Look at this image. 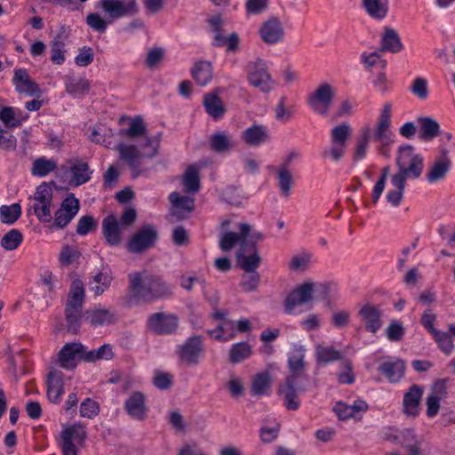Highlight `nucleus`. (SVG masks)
<instances>
[{
    "instance_id": "obj_41",
    "label": "nucleus",
    "mask_w": 455,
    "mask_h": 455,
    "mask_svg": "<svg viewBox=\"0 0 455 455\" xmlns=\"http://www.w3.org/2000/svg\"><path fill=\"white\" fill-rule=\"evenodd\" d=\"M391 183L395 188L387 192V200L392 206L398 207L403 198L406 180L392 176Z\"/></svg>"
},
{
    "instance_id": "obj_32",
    "label": "nucleus",
    "mask_w": 455,
    "mask_h": 455,
    "mask_svg": "<svg viewBox=\"0 0 455 455\" xmlns=\"http://www.w3.org/2000/svg\"><path fill=\"white\" fill-rule=\"evenodd\" d=\"M192 77L200 86H204L212 79V63L207 60H199L195 63L191 69Z\"/></svg>"
},
{
    "instance_id": "obj_28",
    "label": "nucleus",
    "mask_w": 455,
    "mask_h": 455,
    "mask_svg": "<svg viewBox=\"0 0 455 455\" xmlns=\"http://www.w3.org/2000/svg\"><path fill=\"white\" fill-rule=\"evenodd\" d=\"M423 389L418 385H412L403 396V411L409 416H416L421 400Z\"/></svg>"
},
{
    "instance_id": "obj_16",
    "label": "nucleus",
    "mask_w": 455,
    "mask_h": 455,
    "mask_svg": "<svg viewBox=\"0 0 455 455\" xmlns=\"http://www.w3.org/2000/svg\"><path fill=\"white\" fill-rule=\"evenodd\" d=\"M79 201L73 194L69 195L61 203L60 207L55 212L54 226L59 228H65L77 214Z\"/></svg>"
},
{
    "instance_id": "obj_40",
    "label": "nucleus",
    "mask_w": 455,
    "mask_h": 455,
    "mask_svg": "<svg viewBox=\"0 0 455 455\" xmlns=\"http://www.w3.org/2000/svg\"><path fill=\"white\" fill-rule=\"evenodd\" d=\"M27 117L28 116H22L20 111H16L12 107H4L0 110V120L8 128L20 126Z\"/></svg>"
},
{
    "instance_id": "obj_55",
    "label": "nucleus",
    "mask_w": 455,
    "mask_h": 455,
    "mask_svg": "<svg viewBox=\"0 0 455 455\" xmlns=\"http://www.w3.org/2000/svg\"><path fill=\"white\" fill-rule=\"evenodd\" d=\"M208 22L212 27V30L215 33L213 37L212 44L215 47H221L224 45V36L221 34V28L224 24V20H222L220 14H216L208 19Z\"/></svg>"
},
{
    "instance_id": "obj_22",
    "label": "nucleus",
    "mask_w": 455,
    "mask_h": 455,
    "mask_svg": "<svg viewBox=\"0 0 455 455\" xmlns=\"http://www.w3.org/2000/svg\"><path fill=\"white\" fill-rule=\"evenodd\" d=\"M405 363L401 359L383 362L379 364L378 371L386 377L390 383L398 382L403 376Z\"/></svg>"
},
{
    "instance_id": "obj_36",
    "label": "nucleus",
    "mask_w": 455,
    "mask_h": 455,
    "mask_svg": "<svg viewBox=\"0 0 455 455\" xmlns=\"http://www.w3.org/2000/svg\"><path fill=\"white\" fill-rule=\"evenodd\" d=\"M211 148L218 153H223L235 147V142L231 135L226 132H218L210 138Z\"/></svg>"
},
{
    "instance_id": "obj_8",
    "label": "nucleus",
    "mask_w": 455,
    "mask_h": 455,
    "mask_svg": "<svg viewBox=\"0 0 455 455\" xmlns=\"http://www.w3.org/2000/svg\"><path fill=\"white\" fill-rule=\"evenodd\" d=\"M86 347L80 342L65 344L57 355L56 363L65 369L73 370L81 361L85 362Z\"/></svg>"
},
{
    "instance_id": "obj_14",
    "label": "nucleus",
    "mask_w": 455,
    "mask_h": 455,
    "mask_svg": "<svg viewBox=\"0 0 455 455\" xmlns=\"http://www.w3.org/2000/svg\"><path fill=\"white\" fill-rule=\"evenodd\" d=\"M259 34L265 44H275L283 39L284 28L279 18L271 16L261 24Z\"/></svg>"
},
{
    "instance_id": "obj_62",
    "label": "nucleus",
    "mask_w": 455,
    "mask_h": 455,
    "mask_svg": "<svg viewBox=\"0 0 455 455\" xmlns=\"http://www.w3.org/2000/svg\"><path fill=\"white\" fill-rule=\"evenodd\" d=\"M347 147L341 144L331 142V145L330 148H325L323 153L322 156L323 158H330L334 162H339L343 157L345 152H346Z\"/></svg>"
},
{
    "instance_id": "obj_4",
    "label": "nucleus",
    "mask_w": 455,
    "mask_h": 455,
    "mask_svg": "<svg viewBox=\"0 0 455 455\" xmlns=\"http://www.w3.org/2000/svg\"><path fill=\"white\" fill-rule=\"evenodd\" d=\"M398 172L393 176L407 179H418L423 170L422 158L415 154L414 148L411 145L400 147L396 157Z\"/></svg>"
},
{
    "instance_id": "obj_11",
    "label": "nucleus",
    "mask_w": 455,
    "mask_h": 455,
    "mask_svg": "<svg viewBox=\"0 0 455 455\" xmlns=\"http://www.w3.org/2000/svg\"><path fill=\"white\" fill-rule=\"evenodd\" d=\"M203 352L204 343L201 336L190 337L177 347L180 361L187 366L198 364Z\"/></svg>"
},
{
    "instance_id": "obj_31",
    "label": "nucleus",
    "mask_w": 455,
    "mask_h": 455,
    "mask_svg": "<svg viewBox=\"0 0 455 455\" xmlns=\"http://www.w3.org/2000/svg\"><path fill=\"white\" fill-rule=\"evenodd\" d=\"M169 199L173 207V215L179 219L183 217V212H191L194 210L195 201L189 196H180L178 192H172Z\"/></svg>"
},
{
    "instance_id": "obj_52",
    "label": "nucleus",
    "mask_w": 455,
    "mask_h": 455,
    "mask_svg": "<svg viewBox=\"0 0 455 455\" xmlns=\"http://www.w3.org/2000/svg\"><path fill=\"white\" fill-rule=\"evenodd\" d=\"M23 235L18 229H11L4 235L0 241L1 246L6 251L17 249L22 243Z\"/></svg>"
},
{
    "instance_id": "obj_38",
    "label": "nucleus",
    "mask_w": 455,
    "mask_h": 455,
    "mask_svg": "<svg viewBox=\"0 0 455 455\" xmlns=\"http://www.w3.org/2000/svg\"><path fill=\"white\" fill-rule=\"evenodd\" d=\"M271 375L268 371L257 373L251 380V392L253 396H260L267 394L271 386Z\"/></svg>"
},
{
    "instance_id": "obj_43",
    "label": "nucleus",
    "mask_w": 455,
    "mask_h": 455,
    "mask_svg": "<svg viewBox=\"0 0 455 455\" xmlns=\"http://www.w3.org/2000/svg\"><path fill=\"white\" fill-rule=\"evenodd\" d=\"M146 131V125L142 117L138 116L131 119L128 129H122L119 131V135L125 136L129 139H136L140 137H143V139H145L147 137ZM143 140H142V141Z\"/></svg>"
},
{
    "instance_id": "obj_20",
    "label": "nucleus",
    "mask_w": 455,
    "mask_h": 455,
    "mask_svg": "<svg viewBox=\"0 0 455 455\" xmlns=\"http://www.w3.org/2000/svg\"><path fill=\"white\" fill-rule=\"evenodd\" d=\"M102 234L110 246L119 245L122 242L121 225L115 215L110 214L102 220Z\"/></svg>"
},
{
    "instance_id": "obj_56",
    "label": "nucleus",
    "mask_w": 455,
    "mask_h": 455,
    "mask_svg": "<svg viewBox=\"0 0 455 455\" xmlns=\"http://www.w3.org/2000/svg\"><path fill=\"white\" fill-rule=\"evenodd\" d=\"M277 180L282 195L288 196L290 195L293 180L291 171L289 169L278 167Z\"/></svg>"
},
{
    "instance_id": "obj_17",
    "label": "nucleus",
    "mask_w": 455,
    "mask_h": 455,
    "mask_svg": "<svg viewBox=\"0 0 455 455\" xmlns=\"http://www.w3.org/2000/svg\"><path fill=\"white\" fill-rule=\"evenodd\" d=\"M383 315L379 307L366 303L358 311L361 321L364 323L367 331L376 333L383 325L381 316Z\"/></svg>"
},
{
    "instance_id": "obj_23",
    "label": "nucleus",
    "mask_w": 455,
    "mask_h": 455,
    "mask_svg": "<svg viewBox=\"0 0 455 455\" xmlns=\"http://www.w3.org/2000/svg\"><path fill=\"white\" fill-rule=\"evenodd\" d=\"M84 319L91 325L97 327L114 323L116 315L110 308L99 307L86 311Z\"/></svg>"
},
{
    "instance_id": "obj_34",
    "label": "nucleus",
    "mask_w": 455,
    "mask_h": 455,
    "mask_svg": "<svg viewBox=\"0 0 455 455\" xmlns=\"http://www.w3.org/2000/svg\"><path fill=\"white\" fill-rule=\"evenodd\" d=\"M403 49V44L397 32L391 28H386L381 38L380 51L396 53Z\"/></svg>"
},
{
    "instance_id": "obj_47",
    "label": "nucleus",
    "mask_w": 455,
    "mask_h": 455,
    "mask_svg": "<svg viewBox=\"0 0 455 455\" xmlns=\"http://www.w3.org/2000/svg\"><path fill=\"white\" fill-rule=\"evenodd\" d=\"M70 171L72 173V183L76 186L84 184L91 179L92 172L86 163L78 162L74 164Z\"/></svg>"
},
{
    "instance_id": "obj_5",
    "label": "nucleus",
    "mask_w": 455,
    "mask_h": 455,
    "mask_svg": "<svg viewBox=\"0 0 455 455\" xmlns=\"http://www.w3.org/2000/svg\"><path fill=\"white\" fill-rule=\"evenodd\" d=\"M249 84L262 92H269L274 89L275 82L268 71L267 62L256 58L250 60L245 68Z\"/></svg>"
},
{
    "instance_id": "obj_33",
    "label": "nucleus",
    "mask_w": 455,
    "mask_h": 455,
    "mask_svg": "<svg viewBox=\"0 0 455 455\" xmlns=\"http://www.w3.org/2000/svg\"><path fill=\"white\" fill-rule=\"evenodd\" d=\"M419 124V137L422 140H432L440 132L439 124L433 118L420 116L417 119Z\"/></svg>"
},
{
    "instance_id": "obj_12",
    "label": "nucleus",
    "mask_w": 455,
    "mask_h": 455,
    "mask_svg": "<svg viewBox=\"0 0 455 455\" xmlns=\"http://www.w3.org/2000/svg\"><path fill=\"white\" fill-rule=\"evenodd\" d=\"M391 110L392 105L389 102L385 103L373 132V139L379 141L382 147L389 146L394 142L391 131Z\"/></svg>"
},
{
    "instance_id": "obj_48",
    "label": "nucleus",
    "mask_w": 455,
    "mask_h": 455,
    "mask_svg": "<svg viewBox=\"0 0 455 455\" xmlns=\"http://www.w3.org/2000/svg\"><path fill=\"white\" fill-rule=\"evenodd\" d=\"M306 349L303 346H296L288 360L289 368L292 374L298 378L297 373L305 367L304 357Z\"/></svg>"
},
{
    "instance_id": "obj_25",
    "label": "nucleus",
    "mask_w": 455,
    "mask_h": 455,
    "mask_svg": "<svg viewBox=\"0 0 455 455\" xmlns=\"http://www.w3.org/2000/svg\"><path fill=\"white\" fill-rule=\"evenodd\" d=\"M242 140L251 147H258L269 140L267 129L261 124H254L242 132Z\"/></svg>"
},
{
    "instance_id": "obj_26",
    "label": "nucleus",
    "mask_w": 455,
    "mask_h": 455,
    "mask_svg": "<svg viewBox=\"0 0 455 455\" xmlns=\"http://www.w3.org/2000/svg\"><path fill=\"white\" fill-rule=\"evenodd\" d=\"M127 413L135 419L142 420L147 415L145 397L140 392H134L126 400L124 404Z\"/></svg>"
},
{
    "instance_id": "obj_51",
    "label": "nucleus",
    "mask_w": 455,
    "mask_h": 455,
    "mask_svg": "<svg viewBox=\"0 0 455 455\" xmlns=\"http://www.w3.org/2000/svg\"><path fill=\"white\" fill-rule=\"evenodd\" d=\"M113 357V349L109 344H104L98 349L89 350L86 347L85 362L87 363H92L97 360H110Z\"/></svg>"
},
{
    "instance_id": "obj_58",
    "label": "nucleus",
    "mask_w": 455,
    "mask_h": 455,
    "mask_svg": "<svg viewBox=\"0 0 455 455\" xmlns=\"http://www.w3.org/2000/svg\"><path fill=\"white\" fill-rule=\"evenodd\" d=\"M431 335L438 344L439 348L444 354L450 355L452 352L454 346L451 338L448 333L437 330Z\"/></svg>"
},
{
    "instance_id": "obj_2",
    "label": "nucleus",
    "mask_w": 455,
    "mask_h": 455,
    "mask_svg": "<svg viewBox=\"0 0 455 455\" xmlns=\"http://www.w3.org/2000/svg\"><path fill=\"white\" fill-rule=\"evenodd\" d=\"M162 133L156 137H146L140 145H127L120 143L116 149L119 157L125 162L132 170V177L138 178L141 173L140 166L144 158H152L158 154Z\"/></svg>"
},
{
    "instance_id": "obj_37",
    "label": "nucleus",
    "mask_w": 455,
    "mask_h": 455,
    "mask_svg": "<svg viewBox=\"0 0 455 455\" xmlns=\"http://www.w3.org/2000/svg\"><path fill=\"white\" fill-rule=\"evenodd\" d=\"M251 354L252 347L248 342H237L231 346L228 352V360L232 364H237L248 359Z\"/></svg>"
},
{
    "instance_id": "obj_61",
    "label": "nucleus",
    "mask_w": 455,
    "mask_h": 455,
    "mask_svg": "<svg viewBox=\"0 0 455 455\" xmlns=\"http://www.w3.org/2000/svg\"><path fill=\"white\" fill-rule=\"evenodd\" d=\"M79 412L83 418L93 419L99 414L100 407L95 401L86 398L82 402Z\"/></svg>"
},
{
    "instance_id": "obj_7",
    "label": "nucleus",
    "mask_w": 455,
    "mask_h": 455,
    "mask_svg": "<svg viewBox=\"0 0 455 455\" xmlns=\"http://www.w3.org/2000/svg\"><path fill=\"white\" fill-rule=\"evenodd\" d=\"M100 5L112 20L123 17H134L140 12L137 0H100Z\"/></svg>"
},
{
    "instance_id": "obj_59",
    "label": "nucleus",
    "mask_w": 455,
    "mask_h": 455,
    "mask_svg": "<svg viewBox=\"0 0 455 455\" xmlns=\"http://www.w3.org/2000/svg\"><path fill=\"white\" fill-rule=\"evenodd\" d=\"M269 6V0H246L244 4L248 15H259L265 12Z\"/></svg>"
},
{
    "instance_id": "obj_10",
    "label": "nucleus",
    "mask_w": 455,
    "mask_h": 455,
    "mask_svg": "<svg viewBox=\"0 0 455 455\" xmlns=\"http://www.w3.org/2000/svg\"><path fill=\"white\" fill-rule=\"evenodd\" d=\"M315 283L305 282L288 294L283 302V310L287 315H295L296 308L312 300Z\"/></svg>"
},
{
    "instance_id": "obj_9",
    "label": "nucleus",
    "mask_w": 455,
    "mask_h": 455,
    "mask_svg": "<svg viewBox=\"0 0 455 455\" xmlns=\"http://www.w3.org/2000/svg\"><path fill=\"white\" fill-rule=\"evenodd\" d=\"M148 328L157 335L173 334L179 328V317L166 312L154 313L148 316Z\"/></svg>"
},
{
    "instance_id": "obj_63",
    "label": "nucleus",
    "mask_w": 455,
    "mask_h": 455,
    "mask_svg": "<svg viewBox=\"0 0 455 455\" xmlns=\"http://www.w3.org/2000/svg\"><path fill=\"white\" fill-rule=\"evenodd\" d=\"M112 20L110 21H108L104 20L100 14L98 13H90L86 17V23L87 25L93 30L104 33L108 28V23H111Z\"/></svg>"
},
{
    "instance_id": "obj_60",
    "label": "nucleus",
    "mask_w": 455,
    "mask_h": 455,
    "mask_svg": "<svg viewBox=\"0 0 455 455\" xmlns=\"http://www.w3.org/2000/svg\"><path fill=\"white\" fill-rule=\"evenodd\" d=\"M246 275H242L241 279V287L245 291H255L260 281L259 274L257 271L254 272H246Z\"/></svg>"
},
{
    "instance_id": "obj_13",
    "label": "nucleus",
    "mask_w": 455,
    "mask_h": 455,
    "mask_svg": "<svg viewBox=\"0 0 455 455\" xmlns=\"http://www.w3.org/2000/svg\"><path fill=\"white\" fill-rule=\"evenodd\" d=\"M156 238L157 233L154 227L146 225L131 237L127 243V248L132 253H140L153 247Z\"/></svg>"
},
{
    "instance_id": "obj_19",
    "label": "nucleus",
    "mask_w": 455,
    "mask_h": 455,
    "mask_svg": "<svg viewBox=\"0 0 455 455\" xmlns=\"http://www.w3.org/2000/svg\"><path fill=\"white\" fill-rule=\"evenodd\" d=\"M63 376L61 371L54 368L47 375V397L53 403H58L64 393Z\"/></svg>"
},
{
    "instance_id": "obj_1",
    "label": "nucleus",
    "mask_w": 455,
    "mask_h": 455,
    "mask_svg": "<svg viewBox=\"0 0 455 455\" xmlns=\"http://www.w3.org/2000/svg\"><path fill=\"white\" fill-rule=\"evenodd\" d=\"M128 279L130 292L137 300L151 303L173 295L174 287L172 284L148 270L130 273Z\"/></svg>"
},
{
    "instance_id": "obj_50",
    "label": "nucleus",
    "mask_w": 455,
    "mask_h": 455,
    "mask_svg": "<svg viewBox=\"0 0 455 455\" xmlns=\"http://www.w3.org/2000/svg\"><path fill=\"white\" fill-rule=\"evenodd\" d=\"M21 215V207L15 203L11 205L0 207V220L3 223L12 225L18 220Z\"/></svg>"
},
{
    "instance_id": "obj_54",
    "label": "nucleus",
    "mask_w": 455,
    "mask_h": 455,
    "mask_svg": "<svg viewBox=\"0 0 455 455\" xmlns=\"http://www.w3.org/2000/svg\"><path fill=\"white\" fill-rule=\"evenodd\" d=\"M57 168V163L52 159L41 157L33 163L32 173L34 175L44 177Z\"/></svg>"
},
{
    "instance_id": "obj_45",
    "label": "nucleus",
    "mask_w": 455,
    "mask_h": 455,
    "mask_svg": "<svg viewBox=\"0 0 455 455\" xmlns=\"http://www.w3.org/2000/svg\"><path fill=\"white\" fill-rule=\"evenodd\" d=\"M311 261L312 254L308 251H301L291 258L288 267L293 272L302 273L309 268Z\"/></svg>"
},
{
    "instance_id": "obj_42",
    "label": "nucleus",
    "mask_w": 455,
    "mask_h": 455,
    "mask_svg": "<svg viewBox=\"0 0 455 455\" xmlns=\"http://www.w3.org/2000/svg\"><path fill=\"white\" fill-rule=\"evenodd\" d=\"M182 184L188 194H196L200 189L199 170L196 166H189L183 176Z\"/></svg>"
},
{
    "instance_id": "obj_29",
    "label": "nucleus",
    "mask_w": 455,
    "mask_h": 455,
    "mask_svg": "<svg viewBox=\"0 0 455 455\" xmlns=\"http://www.w3.org/2000/svg\"><path fill=\"white\" fill-rule=\"evenodd\" d=\"M261 260L262 259L254 245L252 246V252L249 255H245L243 249H240L236 253L237 265L244 272L256 271L259 267Z\"/></svg>"
},
{
    "instance_id": "obj_57",
    "label": "nucleus",
    "mask_w": 455,
    "mask_h": 455,
    "mask_svg": "<svg viewBox=\"0 0 455 455\" xmlns=\"http://www.w3.org/2000/svg\"><path fill=\"white\" fill-rule=\"evenodd\" d=\"M65 44L61 41L60 36L55 37L51 42V60L52 63L61 65L64 63L65 58Z\"/></svg>"
},
{
    "instance_id": "obj_64",
    "label": "nucleus",
    "mask_w": 455,
    "mask_h": 455,
    "mask_svg": "<svg viewBox=\"0 0 455 455\" xmlns=\"http://www.w3.org/2000/svg\"><path fill=\"white\" fill-rule=\"evenodd\" d=\"M411 92L419 100H426L428 95L427 82L423 77H417L411 86Z\"/></svg>"
},
{
    "instance_id": "obj_24",
    "label": "nucleus",
    "mask_w": 455,
    "mask_h": 455,
    "mask_svg": "<svg viewBox=\"0 0 455 455\" xmlns=\"http://www.w3.org/2000/svg\"><path fill=\"white\" fill-rule=\"evenodd\" d=\"M240 233L227 232L225 233L220 241V247L223 251L232 250L238 243H244L251 232V226L243 223L239 225Z\"/></svg>"
},
{
    "instance_id": "obj_30",
    "label": "nucleus",
    "mask_w": 455,
    "mask_h": 455,
    "mask_svg": "<svg viewBox=\"0 0 455 455\" xmlns=\"http://www.w3.org/2000/svg\"><path fill=\"white\" fill-rule=\"evenodd\" d=\"M112 280L111 271L108 267L102 268L89 283V289L95 296H100L109 288Z\"/></svg>"
},
{
    "instance_id": "obj_6",
    "label": "nucleus",
    "mask_w": 455,
    "mask_h": 455,
    "mask_svg": "<svg viewBox=\"0 0 455 455\" xmlns=\"http://www.w3.org/2000/svg\"><path fill=\"white\" fill-rule=\"evenodd\" d=\"M87 433L84 427L76 423L65 427L60 436V446L63 455H77V451L84 446Z\"/></svg>"
},
{
    "instance_id": "obj_44",
    "label": "nucleus",
    "mask_w": 455,
    "mask_h": 455,
    "mask_svg": "<svg viewBox=\"0 0 455 455\" xmlns=\"http://www.w3.org/2000/svg\"><path fill=\"white\" fill-rule=\"evenodd\" d=\"M315 358L317 363H329L341 359V353L333 347L319 344L315 346Z\"/></svg>"
},
{
    "instance_id": "obj_53",
    "label": "nucleus",
    "mask_w": 455,
    "mask_h": 455,
    "mask_svg": "<svg viewBox=\"0 0 455 455\" xmlns=\"http://www.w3.org/2000/svg\"><path fill=\"white\" fill-rule=\"evenodd\" d=\"M65 85L67 92L75 96L84 94L90 89L89 82L84 78L76 80L72 77H67Z\"/></svg>"
},
{
    "instance_id": "obj_18",
    "label": "nucleus",
    "mask_w": 455,
    "mask_h": 455,
    "mask_svg": "<svg viewBox=\"0 0 455 455\" xmlns=\"http://www.w3.org/2000/svg\"><path fill=\"white\" fill-rule=\"evenodd\" d=\"M12 83L18 92L28 96H37L42 94V91L28 74V71L23 68L16 69L12 78Z\"/></svg>"
},
{
    "instance_id": "obj_46",
    "label": "nucleus",
    "mask_w": 455,
    "mask_h": 455,
    "mask_svg": "<svg viewBox=\"0 0 455 455\" xmlns=\"http://www.w3.org/2000/svg\"><path fill=\"white\" fill-rule=\"evenodd\" d=\"M371 139V128L366 125L361 129V135L356 139L354 158L355 161L365 157Z\"/></svg>"
},
{
    "instance_id": "obj_49",
    "label": "nucleus",
    "mask_w": 455,
    "mask_h": 455,
    "mask_svg": "<svg viewBox=\"0 0 455 455\" xmlns=\"http://www.w3.org/2000/svg\"><path fill=\"white\" fill-rule=\"evenodd\" d=\"M352 134V128L347 123H342L334 126L331 131V142L341 144L347 147V141Z\"/></svg>"
},
{
    "instance_id": "obj_3",
    "label": "nucleus",
    "mask_w": 455,
    "mask_h": 455,
    "mask_svg": "<svg viewBox=\"0 0 455 455\" xmlns=\"http://www.w3.org/2000/svg\"><path fill=\"white\" fill-rule=\"evenodd\" d=\"M335 97V86L330 83L322 82L307 94L306 102L315 114L327 116L333 106Z\"/></svg>"
},
{
    "instance_id": "obj_15",
    "label": "nucleus",
    "mask_w": 455,
    "mask_h": 455,
    "mask_svg": "<svg viewBox=\"0 0 455 455\" xmlns=\"http://www.w3.org/2000/svg\"><path fill=\"white\" fill-rule=\"evenodd\" d=\"M451 167V160L449 157V150L440 148V155L435 158L429 167L426 178L429 183H435L443 180Z\"/></svg>"
},
{
    "instance_id": "obj_39",
    "label": "nucleus",
    "mask_w": 455,
    "mask_h": 455,
    "mask_svg": "<svg viewBox=\"0 0 455 455\" xmlns=\"http://www.w3.org/2000/svg\"><path fill=\"white\" fill-rule=\"evenodd\" d=\"M363 6L368 15L375 20L384 19L388 11L387 0H363Z\"/></svg>"
},
{
    "instance_id": "obj_35",
    "label": "nucleus",
    "mask_w": 455,
    "mask_h": 455,
    "mask_svg": "<svg viewBox=\"0 0 455 455\" xmlns=\"http://www.w3.org/2000/svg\"><path fill=\"white\" fill-rule=\"evenodd\" d=\"M204 106L206 113L214 119L220 118L226 112L221 99L214 92L204 95Z\"/></svg>"
},
{
    "instance_id": "obj_27",
    "label": "nucleus",
    "mask_w": 455,
    "mask_h": 455,
    "mask_svg": "<svg viewBox=\"0 0 455 455\" xmlns=\"http://www.w3.org/2000/svg\"><path fill=\"white\" fill-rule=\"evenodd\" d=\"M84 299V288L81 280L76 279L72 282L68 299L66 304L65 312H81Z\"/></svg>"
},
{
    "instance_id": "obj_21",
    "label": "nucleus",
    "mask_w": 455,
    "mask_h": 455,
    "mask_svg": "<svg viewBox=\"0 0 455 455\" xmlns=\"http://www.w3.org/2000/svg\"><path fill=\"white\" fill-rule=\"evenodd\" d=\"M296 384L297 377L290 375L285 379L284 384L280 387V393L284 398V405L291 411H296L299 407Z\"/></svg>"
}]
</instances>
